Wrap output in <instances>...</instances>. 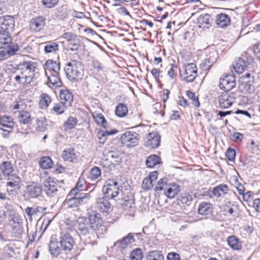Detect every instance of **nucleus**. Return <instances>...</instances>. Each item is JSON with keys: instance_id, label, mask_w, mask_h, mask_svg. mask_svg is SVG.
Masks as SVG:
<instances>
[{"instance_id": "f257e3e1", "label": "nucleus", "mask_w": 260, "mask_h": 260, "mask_svg": "<svg viewBox=\"0 0 260 260\" xmlns=\"http://www.w3.org/2000/svg\"><path fill=\"white\" fill-rule=\"evenodd\" d=\"M64 72L68 79L72 82L81 80L84 74V66L79 61L73 60L66 64Z\"/></svg>"}, {"instance_id": "f03ea898", "label": "nucleus", "mask_w": 260, "mask_h": 260, "mask_svg": "<svg viewBox=\"0 0 260 260\" xmlns=\"http://www.w3.org/2000/svg\"><path fill=\"white\" fill-rule=\"evenodd\" d=\"M76 227L80 236L87 237L85 239L86 243L93 244V239L96 236L95 232L89 224L87 219L85 217H79L76 220Z\"/></svg>"}, {"instance_id": "7ed1b4c3", "label": "nucleus", "mask_w": 260, "mask_h": 260, "mask_svg": "<svg viewBox=\"0 0 260 260\" xmlns=\"http://www.w3.org/2000/svg\"><path fill=\"white\" fill-rule=\"evenodd\" d=\"M119 186L118 183L114 180H109L104 185L103 192L104 196L109 199H113L119 193Z\"/></svg>"}, {"instance_id": "20e7f679", "label": "nucleus", "mask_w": 260, "mask_h": 260, "mask_svg": "<svg viewBox=\"0 0 260 260\" xmlns=\"http://www.w3.org/2000/svg\"><path fill=\"white\" fill-rule=\"evenodd\" d=\"M183 69L182 73L180 71L183 79L186 82H193L197 76V68L196 64L193 63H187L184 66Z\"/></svg>"}, {"instance_id": "39448f33", "label": "nucleus", "mask_w": 260, "mask_h": 260, "mask_svg": "<svg viewBox=\"0 0 260 260\" xmlns=\"http://www.w3.org/2000/svg\"><path fill=\"white\" fill-rule=\"evenodd\" d=\"M121 141L126 147H134L139 143V135L136 132H126L122 135Z\"/></svg>"}, {"instance_id": "423d86ee", "label": "nucleus", "mask_w": 260, "mask_h": 260, "mask_svg": "<svg viewBox=\"0 0 260 260\" xmlns=\"http://www.w3.org/2000/svg\"><path fill=\"white\" fill-rule=\"evenodd\" d=\"M69 194L67 196V198L64 201V205H66L70 208L77 207L80 204L86 203L88 199L89 196L84 194L83 196L81 194H77V196H72L68 197Z\"/></svg>"}, {"instance_id": "0eeeda50", "label": "nucleus", "mask_w": 260, "mask_h": 260, "mask_svg": "<svg viewBox=\"0 0 260 260\" xmlns=\"http://www.w3.org/2000/svg\"><path fill=\"white\" fill-rule=\"evenodd\" d=\"M235 100V93L233 92L225 91L218 97V103L220 108L226 109L231 107Z\"/></svg>"}, {"instance_id": "6e6552de", "label": "nucleus", "mask_w": 260, "mask_h": 260, "mask_svg": "<svg viewBox=\"0 0 260 260\" xmlns=\"http://www.w3.org/2000/svg\"><path fill=\"white\" fill-rule=\"evenodd\" d=\"M15 27V21L12 16L6 15L0 17V32L13 31Z\"/></svg>"}, {"instance_id": "1a4fd4ad", "label": "nucleus", "mask_w": 260, "mask_h": 260, "mask_svg": "<svg viewBox=\"0 0 260 260\" xmlns=\"http://www.w3.org/2000/svg\"><path fill=\"white\" fill-rule=\"evenodd\" d=\"M21 67V74L22 77L25 78V81L27 79H32L35 75L37 63L32 61H25L23 62Z\"/></svg>"}, {"instance_id": "9d476101", "label": "nucleus", "mask_w": 260, "mask_h": 260, "mask_svg": "<svg viewBox=\"0 0 260 260\" xmlns=\"http://www.w3.org/2000/svg\"><path fill=\"white\" fill-rule=\"evenodd\" d=\"M236 85V77L234 75H222L220 79L219 86L225 91H230Z\"/></svg>"}, {"instance_id": "9b49d317", "label": "nucleus", "mask_w": 260, "mask_h": 260, "mask_svg": "<svg viewBox=\"0 0 260 260\" xmlns=\"http://www.w3.org/2000/svg\"><path fill=\"white\" fill-rule=\"evenodd\" d=\"M8 177L6 186L7 192L10 194H13L14 191H16L20 188L21 179L16 174H12Z\"/></svg>"}, {"instance_id": "f8f14e48", "label": "nucleus", "mask_w": 260, "mask_h": 260, "mask_svg": "<svg viewBox=\"0 0 260 260\" xmlns=\"http://www.w3.org/2000/svg\"><path fill=\"white\" fill-rule=\"evenodd\" d=\"M42 192V188L40 185L32 184L26 186L23 196L25 199L30 200L39 198Z\"/></svg>"}, {"instance_id": "ddd939ff", "label": "nucleus", "mask_w": 260, "mask_h": 260, "mask_svg": "<svg viewBox=\"0 0 260 260\" xmlns=\"http://www.w3.org/2000/svg\"><path fill=\"white\" fill-rule=\"evenodd\" d=\"M87 219L94 231L98 230L103 223V220L100 214L94 211L89 213L88 217Z\"/></svg>"}, {"instance_id": "4468645a", "label": "nucleus", "mask_w": 260, "mask_h": 260, "mask_svg": "<svg viewBox=\"0 0 260 260\" xmlns=\"http://www.w3.org/2000/svg\"><path fill=\"white\" fill-rule=\"evenodd\" d=\"M44 191L47 196L52 197L56 194L58 191V184L50 178L43 182Z\"/></svg>"}, {"instance_id": "2eb2a0df", "label": "nucleus", "mask_w": 260, "mask_h": 260, "mask_svg": "<svg viewBox=\"0 0 260 260\" xmlns=\"http://www.w3.org/2000/svg\"><path fill=\"white\" fill-rule=\"evenodd\" d=\"M60 244L61 248L64 251H71L75 244L74 240L70 234H61L60 237Z\"/></svg>"}, {"instance_id": "dca6fc26", "label": "nucleus", "mask_w": 260, "mask_h": 260, "mask_svg": "<svg viewBox=\"0 0 260 260\" xmlns=\"http://www.w3.org/2000/svg\"><path fill=\"white\" fill-rule=\"evenodd\" d=\"M197 20L199 27L203 29L209 28L213 23V18L207 13L201 14Z\"/></svg>"}, {"instance_id": "f3484780", "label": "nucleus", "mask_w": 260, "mask_h": 260, "mask_svg": "<svg viewBox=\"0 0 260 260\" xmlns=\"http://www.w3.org/2000/svg\"><path fill=\"white\" fill-rule=\"evenodd\" d=\"M252 62V59H251L250 61H245L243 58H239L235 61V63L234 65L235 72L239 74L242 73L245 70L251 68Z\"/></svg>"}, {"instance_id": "a211bd4d", "label": "nucleus", "mask_w": 260, "mask_h": 260, "mask_svg": "<svg viewBox=\"0 0 260 260\" xmlns=\"http://www.w3.org/2000/svg\"><path fill=\"white\" fill-rule=\"evenodd\" d=\"M218 58V53L215 50L211 51L209 54V57L203 61L201 64V67L203 70H209L212 65L216 62Z\"/></svg>"}, {"instance_id": "6ab92c4d", "label": "nucleus", "mask_w": 260, "mask_h": 260, "mask_svg": "<svg viewBox=\"0 0 260 260\" xmlns=\"http://www.w3.org/2000/svg\"><path fill=\"white\" fill-rule=\"evenodd\" d=\"M158 173L157 171H153L150 173L148 177L145 178L142 184V187L144 190H149L154 185L153 182L157 178Z\"/></svg>"}, {"instance_id": "aec40b11", "label": "nucleus", "mask_w": 260, "mask_h": 260, "mask_svg": "<svg viewBox=\"0 0 260 260\" xmlns=\"http://www.w3.org/2000/svg\"><path fill=\"white\" fill-rule=\"evenodd\" d=\"M180 190V186L176 183L166 185L164 188V194L168 198H174Z\"/></svg>"}, {"instance_id": "412c9836", "label": "nucleus", "mask_w": 260, "mask_h": 260, "mask_svg": "<svg viewBox=\"0 0 260 260\" xmlns=\"http://www.w3.org/2000/svg\"><path fill=\"white\" fill-rule=\"evenodd\" d=\"M147 139L146 145L147 147L154 148L159 145L160 137L157 133L155 132L150 133L148 135Z\"/></svg>"}, {"instance_id": "4be33fe9", "label": "nucleus", "mask_w": 260, "mask_h": 260, "mask_svg": "<svg viewBox=\"0 0 260 260\" xmlns=\"http://www.w3.org/2000/svg\"><path fill=\"white\" fill-rule=\"evenodd\" d=\"M45 21L46 19L43 16L33 18L30 23V28L34 31H39L43 28Z\"/></svg>"}, {"instance_id": "5701e85b", "label": "nucleus", "mask_w": 260, "mask_h": 260, "mask_svg": "<svg viewBox=\"0 0 260 260\" xmlns=\"http://www.w3.org/2000/svg\"><path fill=\"white\" fill-rule=\"evenodd\" d=\"M97 208L102 212L109 213L112 211L111 204L104 198H100L96 199Z\"/></svg>"}, {"instance_id": "b1692460", "label": "nucleus", "mask_w": 260, "mask_h": 260, "mask_svg": "<svg viewBox=\"0 0 260 260\" xmlns=\"http://www.w3.org/2000/svg\"><path fill=\"white\" fill-rule=\"evenodd\" d=\"M239 90L244 94L251 93L254 91L253 81L251 80L246 81L244 77L240 81Z\"/></svg>"}, {"instance_id": "393cba45", "label": "nucleus", "mask_w": 260, "mask_h": 260, "mask_svg": "<svg viewBox=\"0 0 260 260\" xmlns=\"http://www.w3.org/2000/svg\"><path fill=\"white\" fill-rule=\"evenodd\" d=\"M1 129L10 133L13 129L14 123L10 116H4L0 118Z\"/></svg>"}, {"instance_id": "a878e982", "label": "nucleus", "mask_w": 260, "mask_h": 260, "mask_svg": "<svg viewBox=\"0 0 260 260\" xmlns=\"http://www.w3.org/2000/svg\"><path fill=\"white\" fill-rule=\"evenodd\" d=\"M59 96L62 102L68 107L70 106L73 100L72 93L67 89L60 90Z\"/></svg>"}, {"instance_id": "bb28decb", "label": "nucleus", "mask_w": 260, "mask_h": 260, "mask_svg": "<svg viewBox=\"0 0 260 260\" xmlns=\"http://www.w3.org/2000/svg\"><path fill=\"white\" fill-rule=\"evenodd\" d=\"M230 22V17L225 13H220L216 16V23L219 27L223 28L228 26Z\"/></svg>"}, {"instance_id": "cd10ccee", "label": "nucleus", "mask_w": 260, "mask_h": 260, "mask_svg": "<svg viewBox=\"0 0 260 260\" xmlns=\"http://www.w3.org/2000/svg\"><path fill=\"white\" fill-rule=\"evenodd\" d=\"M0 171L4 176H9L13 174V166L10 161H5L0 165Z\"/></svg>"}, {"instance_id": "c85d7f7f", "label": "nucleus", "mask_w": 260, "mask_h": 260, "mask_svg": "<svg viewBox=\"0 0 260 260\" xmlns=\"http://www.w3.org/2000/svg\"><path fill=\"white\" fill-rule=\"evenodd\" d=\"M117 133L116 129H113L110 131L102 130L99 131L96 135V137L99 140V142L100 144H104L107 140V137L110 135H113Z\"/></svg>"}, {"instance_id": "c756f323", "label": "nucleus", "mask_w": 260, "mask_h": 260, "mask_svg": "<svg viewBox=\"0 0 260 260\" xmlns=\"http://www.w3.org/2000/svg\"><path fill=\"white\" fill-rule=\"evenodd\" d=\"M229 245L234 250H240L242 248L240 240L235 236H230L227 240Z\"/></svg>"}, {"instance_id": "7c9ffc66", "label": "nucleus", "mask_w": 260, "mask_h": 260, "mask_svg": "<svg viewBox=\"0 0 260 260\" xmlns=\"http://www.w3.org/2000/svg\"><path fill=\"white\" fill-rule=\"evenodd\" d=\"M45 75L47 76L48 79V84H50L57 87L60 86L62 84L61 80L58 77V73H54L49 76L47 75V72H45Z\"/></svg>"}, {"instance_id": "2f4dec72", "label": "nucleus", "mask_w": 260, "mask_h": 260, "mask_svg": "<svg viewBox=\"0 0 260 260\" xmlns=\"http://www.w3.org/2000/svg\"><path fill=\"white\" fill-rule=\"evenodd\" d=\"M228 187L225 184H221L214 187L212 190L213 195L217 197H220L227 193Z\"/></svg>"}, {"instance_id": "473e14b6", "label": "nucleus", "mask_w": 260, "mask_h": 260, "mask_svg": "<svg viewBox=\"0 0 260 260\" xmlns=\"http://www.w3.org/2000/svg\"><path fill=\"white\" fill-rule=\"evenodd\" d=\"M62 157L65 161H73L76 158L75 149L72 148L65 149L62 152Z\"/></svg>"}, {"instance_id": "72a5a7b5", "label": "nucleus", "mask_w": 260, "mask_h": 260, "mask_svg": "<svg viewBox=\"0 0 260 260\" xmlns=\"http://www.w3.org/2000/svg\"><path fill=\"white\" fill-rule=\"evenodd\" d=\"M36 128L38 132H44L47 130V119L44 117L37 118L36 120Z\"/></svg>"}, {"instance_id": "f704fd0d", "label": "nucleus", "mask_w": 260, "mask_h": 260, "mask_svg": "<svg viewBox=\"0 0 260 260\" xmlns=\"http://www.w3.org/2000/svg\"><path fill=\"white\" fill-rule=\"evenodd\" d=\"M45 70L58 73L60 70V64L56 61L51 59L47 60L45 63Z\"/></svg>"}, {"instance_id": "c9c22d12", "label": "nucleus", "mask_w": 260, "mask_h": 260, "mask_svg": "<svg viewBox=\"0 0 260 260\" xmlns=\"http://www.w3.org/2000/svg\"><path fill=\"white\" fill-rule=\"evenodd\" d=\"M59 50L58 44L54 41L45 43L44 51L46 53H55Z\"/></svg>"}, {"instance_id": "e433bc0d", "label": "nucleus", "mask_w": 260, "mask_h": 260, "mask_svg": "<svg viewBox=\"0 0 260 260\" xmlns=\"http://www.w3.org/2000/svg\"><path fill=\"white\" fill-rule=\"evenodd\" d=\"M212 205L205 202L201 203L198 208V212L201 215H208L212 213Z\"/></svg>"}, {"instance_id": "4c0bfd02", "label": "nucleus", "mask_w": 260, "mask_h": 260, "mask_svg": "<svg viewBox=\"0 0 260 260\" xmlns=\"http://www.w3.org/2000/svg\"><path fill=\"white\" fill-rule=\"evenodd\" d=\"M18 118L20 123L24 124H29L31 120L30 114L26 111H21L19 113Z\"/></svg>"}, {"instance_id": "58836bf2", "label": "nucleus", "mask_w": 260, "mask_h": 260, "mask_svg": "<svg viewBox=\"0 0 260 260\" xmlns=\"http://www.w3.org/2000/svg\"><path fill=\"white\" fill-rule=\"evenodd\" d=\"M11 41L10 34L0 32V49L4 48L5 46L11 43Z\"/></svg>"}, {"instance_id": "ea45409f", "label": "nucleus", "mask_w": 260, "mask_h": 260, "mask_svg": "<svg viewBox=\"0 0 260 260\" xmlns=\"http://www.w3.org/2000/svg\"><path fill=\"white\" fill-rule=\"evenodd\" d=\"M146 260H165V258L161 251L153 250L149 252Z\"/></svg>"}, {"instance_id": "a19ab883", "label": "nucleus", "mask_w": 260, "mask_h": 260, "mask_svg": "<svg viewBox=\"0 0 260 260\" xmlns=\"http://www.w3.org/2000/svg\"><path fill=\"white\" fill-rule=\"evenodd\" d=\"M134 235L132 233H129L119 241L120 245L122 248H125L127 245H131L135 242Z\"/></svg>"}, {"instance_id": "79ce46f5", "label": "nucleus", "mask_w": 260, "mask_h": 260, "mask_svg": "<svg viewBox=\"0 0 260 260\" xmlns=\"http://www.w3.org/2000/svg\"><path fill=\"white\" fill-rule=\"evenodd\" d=\"M128 112L126 105L123 103L119 104L116 107L115 113L119 117H124Z\"/></svg>"}, {"instance_id": "37998d69", "label": "nucleus", "mask_w": 260, "mask_h": 260, "mask_svg": "<svg viewBox=\"0 0 260 260\" xmlns=\"http://www.w3.org/2000/svg\"><path fill=\"white\" fill-rule=\"evenodd\" d=\"M160 157L156 155H151L148 156L146 160V165L148 168H153L159 164Z\"/></svg>"}, {"instance_id": "c03bdc74", "label": "nucleus", "mask_w": 260, "mask_h": 260, "mask_svg": "<svg viewBox=\"0 0 260 260\" xmlns=\"http://www.w3.org/2000/svg\"><path fill=\"white\" fill-rule=\"evenodd\" d=\"M193 197H195V196L192 192H184L180 195L178 200L182 204L188 205L192 200Z\"/></svg>"}, {"instance_id": "a18cd8bd", "label": "nucleus", "mask_w": 260, "mask_h": 260, "mask_svg": "<svg viewBox=\"0 0 260 260\" xmlns=\"http://www.w3.org/2000/svg\"><path fill=\"white\" fill-rule=\"evenodd\" d=\"M45 210V208L42 207H38L36 208L28 207L25 209V212L28 216L29 220L31 221L32 216L36 214L37 212H44Z\"/></svg>"}, {"instance_id": "49530a36", "label": "nucleus", "mask_w": 260, "mask_h": 260, "mask_svg": "<svg viewBox=\"0 0 260 260\" xmlns=\"http://www.w3.org/2000/svg\"><path fill=\"white\" fill-rule=\"evenodd\" d=\"M39 164L41 168L48 169L52 167L53 162L50 157L44 156L40 159Z\"/></svg>"}, {"instance_id": "de8ad7c7", "label": "nucleus", "mask_w": 260, "mask_h": 260, "mask_svg": "<svg viewBox=\"0 0 260 260\" xmlns=\"http://www.w3.org/2000/svg\"><path fill=\"white\" fill-rule=\"evenodd\" d=\"M77 119L76 117L70 116L63 123V126L66 130L73 128L77 124Z\"/></svg>"}, {"instance_id": "09e8293b", "label": "nucleus", "mask_w": 260, "mask_h": 260, "mask_svg": "<svg viewBox=\"0 0 260 260\" xmlns=\"http://www.w3.org/2000/svg\"><path fill=\"white\" fill-rule=\"evenodd\" d=\"M49 251L53 256H57L60 253V248L58 246L57 242L50 241Z\"/></svg>"}, {"instance_id": "8fccbe9b", "label": "nucleus", "mask_w": 260, "mask_h": 260, "mask_svg": "<svg viewBox=\"0 0 260 260\" xmlns=\"http://www.w3.org/2000/svg\"><path fill=\"white\" fill-rule=\"evenodd\" d=\"M101 175V170L98 167H93L90 171L88 178L90 180H94L98 179Z\"/></svg>"}, {"instance_id": "3c124183", "label": "nucleus", "mask_w": 260, "mask_h": 260, "mask_svg": "<svg viewBox=\"0 0 260 260\" xmlns=\"http://www.w3.org/2000/svg\"><path fill=\"white\" fill-rule=\"evenodd\" d=\"M68 44L69 48L72 52L77 51L81 47V41L78 37L74 39L72 41L68 43Z\"/></svg>"}, {"instance_id": "603ef678", "label": "nucleus", "mask_w": 260, "mask_h": 260, "mask_svg": "<svg viewBox=\"0 0 260 260\" xmlns=\"http://www.w3.org/2000/svg\"><path fill=\"white\" fill-rule=\"evenodd\" d=\"M93 117L98 124L102 125L105 128L107 127L108 126L107 122L102 114L95 113Z\"/></svg>"}, {"instance_id": "864d4df0", "label": "nucleus", "mask_w": 260, "mask_h": 260, "mask_svg": "<svg viewBox=\"0 0 260 260\" xmlns=\"http://www.w3.org/2000/svg\"><path fill=\"white\" fill-rule=\"evenodd\" d=\"M143 257L142 250L140 248H136L130 254L131 260H141Z\"/></svg>"}, {"instance_id": "5fc2aeb1", "label": "nucleus", "mask_w": 260, "mask_h": 260, "mask_svg": "<svg viewBox=\"0 0 260 260\" xmlns=\"http://www.w3.org/2000/svg\"><path fill=\"white\" fill-rule=\"evenodd\" d=\"M68 106L64 105L62 102H59L55 104L53 108L52 111L56 113L57 114H61L63 113Z\"/></svg>"}, {"instance_id": "6e6d98bb", "label": "nucleus", "mask_w": 260, "mask_h": 260, "mask_svg": "<svg viewBox=\"0 0 260 260\" xmlns=\"http://www.w3.org/2000/svg\"><path fill=\"white\" fill-rule=\"evenodd\" d=\"M83 190V184L81 181H79L77 183L76 186L71 190L68 197H71L72 196H77L78 194V191H82Z\"/></svg>"}, {"instance_id": "4d7b16f0", "label": "nucleus", "mask_w": 260, "mask_h": 260, "mask_svg": "<svg viewBox=\"0 0 260 260\" xmlns=\"http://www.w3.org/2000/svg\"><path fill=\"white\" fill-rule=\"evenodd\" d=\"M186 95L188 99L192 101V104L194 106L197 107H199L200 103L199 102L198 98L195 95L193 92L191 91H187L186 92Z\"/></svg>"}, {"instance_id": "13d9d810", "label": "nucleus", "mask_w": 260, "mask_h": 260, "mask_svg": "<svg viewBox=\"0 0 260 260\" xmlns=\"http://www.w3.org/2000/svg\"><path fill=\"white\" fill-rule=\"evenodd\" d=\"M167 183V179L165 178H161L157 182L155 187H154V190L156 191H161L164 190V188H165L166 185H168Z\"/></svg>"}, {"instance_id": "bf43d9fd", "label": "nucleus", "mask_w": 260, "mask_h": 260, "mask_svg": "<svg viewBox=\"0 0 260 260\" xmlns=\"http://www.w3.org/2000/svg\"><path fill=\"white\" fill-rule=\"evenodd\" d=\"M59 0H42V3L43 5L47 8L50 9L55 7Z\"/></svg>"}, {"instance_id": "052dcab7", "label": "nucleus", "mask_w": 260, "mask_h": 260, "mask_svg": "<svg viewBox=\"0 0 260 260\" xmlns=\"http://www.w3.org/2000/svg\"><path fill=\"white\" fill-rule=\"evenodd\" d=\"M107 155L109 158L116 159L115 161L117 163L120 162L121 161V158H120V152L118 151H109L107 153Z\"/></svg>"}, {"instance_id": "680f3d73", "label": "nucleus", "mask_w": 260, "mask_h": 260, "mask_svg": "<svg viewBox=\"0 0 260 260\" xmlns=\"http://www.w3.org/2000/svg\"><path fill=\"white\" fill-rule=\"evenodd\" d=\"M78 36L73 32H64L62 36V38L65 39L68 43L72 41Z\"/></svg>"}, {"instance_id": "e2e57ef3", "label": "nucleus", "mask_w": 260, "mask_h": 260, "mask_svg": "<svg viewBox=\"0 0 260 260\" xmlns=\"http://www.w3.org/2000/svg\"><path fill=\"white\" fill-rule=\"evenodd\" d=\"M129 200H126V201H123L121 203V205L123 209L126 210L132 208L133 205L134 204V197H131Z\"/></svg>"}, {"instance_id": "0e129e2a", "label": "nucleus", "mask_w": 260, "mask_h": 260, "mask_svg": "<svg viewBox=\"0 0 260 260\" xmlns=\"http://www.w3.org/2000/svg\"><path fill=\"white\" fill-rule=\"evenodd\" d=\"M22 233L23 230L20 225L18 224L13 228V234L14 237L19 238L21 237Z\"/></svg>"}, {"instance_id": "69168bd1", "label": "nucleus", "mask_w": 260, "mask_h": 260, "mask_svg": "<svg viewBox=\"0 0 260 260\" xmlns=\"http://www.w3.org/2000/svg\"><path fill=\"white\" fill-rule=\"evenodd\" d=\"M225 155L229 160H234L236 156V152L235 150L233 148H229L225 153Z\"/></svg>"}, {"instance_id": "338daca9", "label": "nucleus", "mask_w": 260, "mask_h": 260, "mask_svg": "<svg viewBox=\"0 0 260 260\" xmlns=\"http://www.w3.org/2000/svg\"><path fill=\"white\" fill-rule=\"evenodd\" d=\"M51 102L50 98L47 94H43L42 96V99L40 100V104L43 106L47 107Z\"/></svg>"}, {"instance_id": "774afa93", "label": "nucleus", "mask_w": 260, "mask_h": 260, "mask_svg": "<svg viewBox=\"0 0 260 260\" xmlns=\"http://www.w3.org/2000/svg\"><path fill=\"white\" fill-rule=\"evenodd\" d=\"M18 48L19 47L17 44H14L10 46L9 49L7 50L9 56L15 54L17 51L18 50Z\"/></svg>"}]
</instances>
